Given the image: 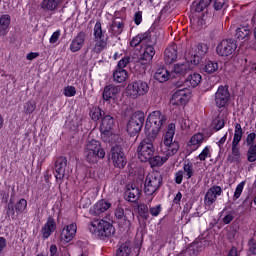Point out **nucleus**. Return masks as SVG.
Segmentation results:
<instances>
[{"instance_id":"obj_61","label":"nucleus","mask_w":256,"mask_h":256,"mask_svg":"<svg viewBox=\"0 0 256 256\" xmlns=\"http://www.w3.org/2000/svg\"><path fill=\"white\" fill-rule=\"evenodd\" d=\"M59 37H61V30L55 31L51 37H50V43H55L56 41H59Z\"/></svg>"},{"instance_id":"obj_34","label":"nucleus","mask_w":256,"mask_h":256,"mask_svg":"<svg viewBox=\"0 0 256 256\" xmlns=\"http://www.w3.org/2000/svg\"><path fill=\"white\" fill-rule=\"evenodd\" d=\"M125 27V25L123 24V22L121 21H113L111 26H110V33H112V35H121V33H123V28Z\"/></svg>"},{"instance_id":"obj_7","label":"nucleus","mask_w":256,"mask_h":256,"mask_svg":"<svg viewBox=\"0 0 256 256\" xmlns=\"http://www.w3.org/2000/svg\"><path fill=\"white\" fill-rule=\"evenodd\" d=\"M161 37V30L159 32H155L152 34L151 38L148 40V42L145 44V50L143 54L140 55L139 63L141 65H147L149 61L155 57V45H157V39Z\"/></svg>"},{"instance_id":"obj_62","label":"nucleus","mask_w":256,"mask_h":256,"mask_svg":"<svg viewBox=\"0 0 256 256\" xmlns=\"http://www.w3.org/2000/svg\"><path fill=\"white\" fill-rule=\"evenodd\" d=\"M175 183L177 185H181L183 183V171L179 170L178 172L175 173Z\"/></svg>"},{"instance_id":"obj_35","label":"nucleus","mask_w":256,"mask_h":256,"mask_svg":"<svg viewBox=\"0 0 256 256\" xmlns=\"http://www.w3.org/2000/svg\"><path fill=\"white\" fill-rule=\"evenodd\" d=\"M113 79L115 83H123L127 79V70L118 68L113 73Z\"/></svg>"},{"instance_id":"obj_10","label":"nucleus","mask_w":256,"mask_h":256,"mask_svg":"<svg viewBox=\"0 0 256 256\" xmlns=\"http://www.w3.org/2000/svg\"><path fill=\"white\" fill-rule=\"evenodd\" d=\"M104 49H107V38L101 28V22L97 21L94 26V46L92 47L93 53H101Z\"/></svg>"},{"instance_id":"obj_16","label":"nucleus","mask_w":256,"mask_h":256,"mask_svg":"<svg viewBox=\"0 0 256 256\" xmlns=\"http://www.w3.org/2000/svg\"><path fill=\"white\" fill-rule=\"evenodd\" d=\"M222 193L223 189L221 186L214 185L210 187L204 196V204L206 207H211V205L217 201V197H220Z\"/></svg>"},{"instance_id":"obj_5","label":"nucleus","mask_w":256,"mask_h":256,"mask_svg":"<svg viewBox=\"0 0 256 256\" xmlns=\"http://www.w3.org/2000/svg\"><path fill=\"white\" fill-rule=\"evenodd\" d=\"M144 123L145 113L141 111L134 112L126 126V131L128 135H130V137H135V135H139V133H141V130L143 129Z\"/></svg>"},{"instance_id":"obj_41","label":"nucleus","mask_w":256,"mask_h":256,"mask_svg":"<svg viewBox=\"0 0 256 256\" xmlns=\"http://www.w3.org/2000/svg\"><path fill=\"white\" fill-rule=\"evenodd\" d=\"M131 255V246L125 243L122 244L116 251V256H130Z\"/></svg>"},{"instance_id":"obj_32","label":"nucleus","mask_w":256,"mask_h":256,"mask_svg":"<svg viewBox=\"0 0 256 256\" xmlns=\"http://www.w3.org/2000/svg\"><path fill=\"white\" fill-rule=\"evenodd\" d=\"M173 137H175V124H169L168 130L164 135L163 144L171 145L173 143Z\"/></svg>"},{"instance_id":"obj_9","label":"nucleus","mask_w":256,"mask_h":256,"mask_svg":"<svg viewBox=\"0 0 256 256\" xmlns=\"http://www.w3.org/2000/svg\"><path fill=\"white\" fill-rule=\"evenodd\" d=\"M176 91L170 100L171 105H185L191 97V90L185 87L181 82H176Z\"/></svg>"},{"instance_id":"obj_53","label":"nucleus","mask_w":256,"mask_h":256,"mask_svg":"<svg viewBox=\"0 0 256 256\" xmlns=\"http://www.w3.org/2000/svg\"><path fill=\"white\" fill-rule=\"evenodd\" d=\"M64 95H65V97H75V95H77V90L75 89V86L65 87Z\"/></svg>"},{"instance_id":"obj_29","label":"nucleus","mask_w":256,"mask_h":256,"mask_svg":"<svg viewBox=\"0 0 256 256\" xmlns=\"http://www.w3.org/2000/svg\"><path fill=\"white\" fill-rule=\"evenodd\" d=\"M227 161H229V163H241L239 144L232 142V154L228 155Z\"/></svg>"},{"instance_id":"obj_47","label":"nucleus","mask_w":256,"mask_h":256,"mask_svg":"<svg viewBox=\"0 0 256 256\" xmlns=\"http://www.w3.org/2000/svg\"><path fill=\"white\" fill-rule=\"evenodd\" d=\"M37 104L34 101H28L24 104V113L25 115H31L35 111Z\"/></svg>"},{"instance_id":"obj_57","label":"nucleus","mask_w":256,"mask_h":256,"mask_svg":"<svg viewBox=\"0 0 256 256\" xmlns=\"http://www.w3.org/2000/svg\"><path fill=\"white\" fill-rule=\"evenodd\" d=\"M227 3V0H215L214 1V9L216 11H221V9H223V7H225Z\"/></svg>"},{"instance_id":"obj_63","label":"nucleus","mask_w":256,"mask_h":256,"mask_svg":"<svg viewBox=\"0 0 256 256\" xmlns=\"http://www.w3.org/2000/svg\"><path fill=\"white\" fill-rule=\"evenodd\" d=\"M196 249L197 244H193L192 246L188 247L187 253H189V255H198L199 251H197Z\"/></svg>"},{"instance_id":"obj_48","label":"nucleus","mask_w":256,"mask_h":256,"mask_svg":"<svg viewBox=\"0 0 256 256\" xmlns=\"http://www.w3.org/2000/svg\"><path fill=\"white\" fill-rule=\"evenodd\" d=\"M212 0H200L199 3H196V11L197 13H201L203 9L209 7L211 5Z\"/></svg>"},{"instance_id":"obj_15","label":"nucleus","mask_w":256,"mask_h":256,"mask_svg":"<svg viewBox=\"0 0 256 256\" xmlns=\"http://www.w3.org/2000/svg\"><path fill=\"white\" fill-rule=\"evenodd\" d=\"M161 30L150 28L147 32L140 33L136 37H134L130 42V47H137L141 45H146L149 42V39L153 37V33H159Z\"/></svg>"},{"instance_id":"obj_25","label":"nucleus","mask_w":256,"mask_h":256,"mask_svg":"<svg viewBox=\"0 0 256 256\" xmlns=\"http://www.w3.org/2000/svg\"><path fill=\"white\" fill-rule=\"evenodd\" d=\"M9 25H11V16L4 14L0 17V37H5L9 32Z\"/></svg>"},{"instance_id":"obj_44","label":"nucleus","mask_w":256,"mask_h":256,"mask_svg":"<svg viewBox=\"0 0 256 256\" xmlns=\"http://www.w3.org/2000/svg\"><path fill=\"white\" fill-rule=\"evenodd\" d=\"M247 161L249 163H255L256 161V145H251L247 151Z\"/></svg>"},{"instance_id":"obj_19","label":"nucleus","mask_w":256,"mask_h":256,"mask_svg":"<svg viewBox=\"0 0 256 256\" xmlns=\"http://www.w3.org/2000/svg\"><path fill=\"white\" fill-rule=\"evenodd\" d=\"M65 169H67V157L60 156L55 161V177L59 181L65 179Z\"/></svg>"},{"instance_id":"obj_30","label":"nucleus","mask_w":256,"mask_h":256,"mask_svg":"<svg viewBox=\"0 0 256 256\" xmlns=\"http://www.w3.org/2000/svg\"><path fill=\"white\" fill-rule=\"evenodd\" d=\"M167 161H169V158L167 157V155H164V156L153 155L148 160L151 167H161V166H163V164L167 163Z\"/></svg>"},{"instance_id":"obj_1","label":"nucleus","mask_w":256,"mask_h":256,"mask_svg":"<svg viewBox=\"0 0 256 256\" xmlns=\"http://www.w3.org/2000/svg\"><path fill=\"white\" fill-rule=\"evenodd\" d=\"M167 121V117L161 113V111H153L148 116L145 123V134L147 137H151V139H157V135H159V131H161V127L165 125Z\"/></svg>"},{"instance_id":"obj_27","label":"nucleus","mask_w":256,"mask_h":256,"mask_svg":"<svg viewBox=\"0 0 256 256\" xmlns=\"http://www.w3.org/2000/svg\"><path fill=\"white\" fill-rule=\"evenodd\" d=\"M162 151L168 159L169 157H173V155L177 154V151H179V142L174 141L170 144H164Z\"/></svg>"},{"instance_id":"obj_26","label":"nucleus","mask_w":256,"mask_h":256,"mask_svg":"<svg viewBox=\"0 0 256 256\" xmlns=\"http://www.w3.org/2000/svg\"><path fill=\"white\" fill-rule=\"evenodd\" d=\"M115 127V118L111 115H106L102 118L100 131H113Z\"/></svg>"},{"instance_id":"obj_45","label":"nucleus","mask_w":256,"mask_h":256,"mask_svg":"<svg viewBox=\"0 0 256 256\" xmlns=\"http://www.w3.org/2000/svg\"><path fill=\"white\" fill-rule=\"evenodd\" d=\"M16 213H23L27 209V200L20 199L14 206Z\"/></svg>"},{"instance_id":"obj_11","label":"nucleus","mask_w":256,"mask_h":256,"mask_svg":"<svg viewBox=\"0 0 256 256\" xmlns=\"http://www.w3.org/2000/svg\"><path fill=\"white\" fill-rule=\"evenodd\" d=\"M109 160L112 161L114 167L118 169H124L125 165H127V156H125L123 148L117 144L111 147Z\"/></svg>"},{"instance_id":"obj_21","label":"nucleus","mask_w":256,"mask_h":256,"mask_svg":"<svg viewBox=\"0 0 256 256\" xmlns=\"http://www.w3.org/2000/svg\"><path fill=\"white\" fill-rule=\"evenodd\" d=\"M76 233L77 224L72 223L66 226L61 232V241H64V243H69V241H73Z\"/></svg>"},{"instance_id":"obj_55","label":"nucleus","mask_w":256,"mask_h":256,"mask_svg":"<svg viewBox=\"0 0 256 256\" xmlns=\"http://www.w3.org/2000/svg\"><path fill=\"white\" fill-rule=\"evenodd\" d=\"M6 210V217H15V206L11 205V203H8L5 207Z\"/></svg>"},{"instance_id":"obj_43","label":"nucleus","mask_w":256,"mask_h":256,"mask_svg":"<svg viewBox=\"0 0 256 256\" xmlns=\"http://www.w3.org/2000/svg\"><path fill=\"white\" fill-rule=\"evenodd\" d=\"M113 137H115L113 130L101 131V139L104 143H113Z\"/></svg>"},{"instance_id":"obj_56","label":"nucleus","mask_w":256,"mask_h":256,"mask_svg":"<svg viewBox=\"0 0 256 256\" xmlns=\"http://www.w3.org/2000/svg\"><path fill=\"white\" fill-rule=\"evenodd\" d=\"M131 61V57H124L122 58L119 62H118V69H125V67H127V65H129Z\"/></svg>"},{"instance_id":"obj_6","label":"nucleus","mask_w":256,"mask_h":256,"mask_svg":"<svg viewBox=\"0 0 256 256\" xmlns=\"http://www.w3.org/2000/svg\"><path fill=\"white\" fill-rule=\"evenodd\" d=\"M163 185V176L158 171L149 173L145 178L144 193L146 195H153L161 189Z\"/></svg>"},{"instance_id":"obj_22","label":"nucleus","mask_w":256,"mask_h":256,"mask_svg":"<svg viewBox=\"0 0 256 256\" xmlns=\"http://www.w3.org/2000/svg\"><path fill=\"white\" fill-rule=\"evenodd\" d=\"M120 91L119 86L113 84L107 85L103 90L102 99H104V101H111V99L115 101Z\"/></svg>"},{"instance_id":"obj_3","label":"nucleus","mask_w":256,"mask_h":256,"mask_svg":"<svg viewBox=\"0 0 256 256\" xmlns=\"http://www.w3.org/2000/svg\"><path fill=\"white\" fill-rule=\"evenodd\" d=\"M88 229L92 235H96L100 239H108L115 235V227L105 220H94L90 223Z\"/></svg>"},{"instance_id":"obj_23","label":"nucleus","mask_w":256,"mask_h":256,"mask_svg":"<svg viewBox=\"0 0 256 256\" xmlns=\"http://www.w3.org/2000/svg\"><path fill=\"white\" fill-rule=\"evenodd\" d=\"M55 229H57V223H55V219L50 216L42 228L43 239H49V237H51L55 232Z\"/></svg>"},{"instance_id":"obj_60","label":"nucleus","mask_w":256,"mask_h":256,"mask_svg":"<svg viewBox=\"0 0 256 256\" xmlns=\"http://www.w3.org/2000/svg\"><path fill=\"white\" fill-rule=\"evenodd\" d=\"M150 215H152V217H157L159 215V213H161V205H156L154 207H151L149 210Z\"/></svg>"},{"instance_id":"obj_17","label":"nucleus","mask_w":256,"mask_h":256,"mask_svg":"<svg viewBox=\"0 0 256 256\" xmlns=\"http://www.w3.org/2000/svg\"><path fill=\"white\" fill-rule=\"evenodd\" d=\"M87 39V33L81 31L79 32L70 43V51L71 53H77V51H81L83 49V45H85V41Z\"/></svg>"},{"instance_id":"obj_33","label":"nucleus","mask_w":256,"mask_h":256,"mask_svg":"<svg viewBox=\"0 0 256 256\" xmlns=\"http://www.w3.org/2000/svg\"><path fill=\"white\" fill-rule=\"evenodd\" d=\"M63 0H43L41 7L47 11H55Z\"/></svg>"},{"instance_id":"obj_20","label":"nucleus","mask_w":256,"mask_h":256,"mask_svg":"<svg viewBox=\"0 0 256 256\" xmlns=\"http://www.w3.org/2000/svg\"><path fill=\"white\" fill-rule=\"evenodd\" d=\"M139 195H141V190H139L136 185L132 184L126 186V191L124 192V198L126 201L135 203L139 199Z\"/></svg>"},{"instance_id":"obj_36","label":"nucleus","mask_w":256,"mask_h":256,"mask_svg":"<svg viewBox=\"0 0 256 256\" xmlns=\"http://www.w3.org/2000/svg\"><path fill=\"white\" fill-rule=\"evenodd\" d=\"M89 115H90L92 121H99V119H101V117H103V115H105V111H103L99 107H92L90 109Z\"/></svg>"},{"instance_id":"obj_39","label":"nucleus","mask_w":256,"mask_h":256,"mask_svg":"<svg viewBox=\"0 0 256 256\" xmlns=\"http://www.w3.org/2000/svg\"><path fill=\"white\" fill-rule=\"evenodd\" d=\"M248 35H251V30L247 26H241L236 29L237 39H247Z\"/></svg>"},{"instance_id":"obj_2","label":"nucleus","mask_w":256,"mask_h":256,"mask_svg":"<svg viewBox=\"0 0 256 256\" xmlns=\"http://www.w3.org/2000/svg\"><path fill=\"white\" fill-rule=\"evenodd\" d=\"M84 155L88 163H97L99 159H105V149L99 140L91 139L85 145Z\"/></svg>"},{"instance_id":"obj_59","label":"nucleus","mask_w":256,"mask_h":256,"mask_svg":"<svg viewBox=\"0 0 256 256\" xmlns=\"http://www.w3.org/2000/svg\"><path fill=\"white\" fill-rule=\"evenodd\" d=\"M255 138H256L255 132H252L247 135L246 144L248 147H251V145H255V144H253V143H255Z\"/></svg>"},{"instance_id":"obj_4","label":"nucleus","mask_w":256,"mask_h":256,"mask_svg":"<svg viewBox=\"0 0 256 256\" xmlns=\"http://www.w3.org/2000/svg\"><path fill=\"white\" fill-rule=\"evenodd\" d=\"M153 141H155V138L147 136V138H144L138 145L137 155L138 159L142 163H147L151 157L155 155V146L153 145Z\"/></svg>"},{"instance_id":"obj_31","label":"nucleus","mask_w":256,"mask_h":256,"mask_svg":"<svg viewBox=\"0 0 256 256\" xmlns=\"http://www.w3.org/2000/svg\"><path fill=\"white\" fill-rule=\"evenodd\" d=\"M154 79L159 83H165L169 81V71L165 68H159L154 74Z\"/></svg>"},{"instance_id":"obj_13","label":"nucleus","mask_w":256,"mask_h":256,"mask_svg":"<svg viewBox=\"0 0 256 256\" xmlns=\"http://www.w3.org/2000/svg\"><path fill=\"white\" fill-rule=\"evenodd\" d=\"M236 50L237 42L233 39L222 40L216 47L217 54L220 55V57H229V55H233Z\"/></svg>"},{"instance_id":"obj_64","label":"nucleus","mask_w":256,"mask_h":256,"mask_svg":"<svg viewBox=\"0 0 256 256\" xmlns=\"http://www.w3.org/2000/svg\"><path fill=\"white\" fill-rule=\"evenodd\" d=\"M134 21L137 25H141V21H143V15L141 14V12H136L134 15Z\"/></svg>"},{"instance_id":"obj_51","label":"nucleus","mask_w":256,"mask_h":256,"mask_svg":"<svg viewBox=\"0 0 256 256\" xmlns=\"http://www.w3.org/2000/svg\"><path fill=\"white\" fill-rule=\"evenodd\" d=\"M183 169L186 173V179H191L193 177V164L184 163Z\"/></svg>"},{"instance_id":"obj_40","label":"nucleus","mask_w":256,"mask_h":256,"mask_svg":"<svg viewBox=\"0 0 256 256\" xmlns=\"http://www.w3.org/2000/svg\"><path fill=\"white\" fill-rule=\"evenodd\" d=\"M241 139H243V128H241V124L236 123L235 125V133L232 143L239 144L241 143Z\"/></svg>"},{"instance_id":"obj_49","label":"nucleus","mask_w":256,"mask_h":256,"mask_svg":"<svg viewBox=\"0 0 256 256\" xmlns=\"http://www.w3.org/2000/svg\"><path fill=\"white\" fill-rule=\"evenodd\" d=\"M201 143H203V134L201 133L194 134L190 139L191 145H201Z\"/></svg>"},{"instance_id":"obj_8","label":"nucleus","mask_w":256,"mask_h":256,"mask_svg":"<svg viewBox=\"0 0 256 256\" xmlns=\"http://www.w3.org/2000/svg\"><path fill=\"white\" fill-rule=\"evenodd\" d=\"M208 50L207 44H196L189 49L186 57L192 65L197 66L203 61V57L207 55Z\"/></svg>"},{"instance_id":"obj_18","label":"nucleus","mask_w":256,"mask_h":256,"mask_svg":"<svg viewBox=\"0 0 256 256\" xmlns=\"http://www.w3.org/2000/svg\"><path fill=\"white\" fill-rule=\"evenodd\" d=\"M111 209V203L107 200H99L92 208H90V215H93V217H99L100 215H103L105 211H108Z\"/></svg>"},{"instance_id":"obj_54","label":"nucleus","mask_w":256,"mask_h":256,"mask_svg":"<svg viewBox=\"0 0 256 256\" xmlns=\"http://www.w3.org/2000/svg\"><path fill=\"white\" fill-rule=\"evenodd\" d=\"M207 157H211V151L209 150V146H206L202 152L199 154L198 159L200 161H205Z\"/></svg>"},{"instance_id":"obj_38","label":"nucleus","mask_w":256,"mask_h":256,"mask_svg":"<svg viewBox=\"0 0 256 256\" xmlns=\"http://www.w3.org/2000/svg\"><path fill=\"white\" fill-rule=\"evenodd\" d=\"M185 83H189L190 87H197L201 83V76L198 73L191 74Z\"/></svg>"},{"instance_id":"obj_24","label":"nucleus","mask_w":256,"mask_h":256,"mask_svg":"<svg viewBox=\"0 0 256 256\" xmlns=\"http://www.w3.org/2000/svg\"><path fill=\"white\" fill-rule=\"evenodd\" d=\"M164 61L167 65H171L177 61V45L174 44L165 49Z\"/></svg>"},{"instance_id":"obj_50","label":"nucleus","mask_w":256,"mask_h":256,"mask_svg":"<svg viewBox=\"0 0 256 256\" xmlns=\"http://www.w3.org/2000/svg\"><path fill=\"white\" fill-rule=\"evenodd\" d=\"M243 187H245V182H240L234 192L233 201H237L239 197H241V193H243Z\"/></svg>"},{"instance_id":"obj_37","label":"nucleus","mask_w":256,"mask_h":256,"mask_svg":"<svg viewBox=\"0 0 256 256\" xmlns=\"http://www.w3.org/2000/svg\"><path fill=\"white\" fill-rule=\"evenodd\" d=\"M219 70V63L215 62V61H207L205 66H204V71L205 73H215L216 71Z\"/></svg>"},{"instance_id":"obj_46","label":"nucleus","mask_w":256,"mask_h":256,"mask_svg":"<svg viewBox=\"0 0 256 256\" xmlns=\"http://www.w3.org/2000/svg\"><path fill=\"white\" fill-rule=\"evenodd\" d=\"M138 213L142 219H149V207L146 204H140L138 206Z\"/></svg>"},{"instance_id":"obj_52","label":"nucleus","mask_w":256,"mask_h":256,"mask_svg":"<svg viewBox=\"0 0 256 256\" xmlns=\"http://www.w3.org/2000/svg\"><path fill=\"white\" fill-rule=\"evenodd\" d=\"M248 253H249V255H256V240H255V238H251L248 241Z\"/></svg>"},{"instance_id":"obj_58","label":"nucleus","mask_w":256,"mask_h":256,"mask_svg":"<svg viewBox=\"0 0 256 256\" xmlns=\"http://www.w3.org/2000/svg\"><path fill=\"white\" fill-rule=\"evenodd\" d=\"M223 127H225V120L221 118L214 120V128L216 131H220V129H223Z\"/></svg>"},{"instance_id":"obj_28","label":"nucleus","mask_w":256,"mask_h":256,"mask_svg":"<svg viewBox=\"0 0 256 256\" xmlns=\"http://www.w3.org/2000/svg\"><path fill=\"white\" fill-rule=\"evenodd\" d=\"M172 71L176 75H180V77H183V76L187 75V73H189V71H191V66H190L189 62L178 63V64L174 65Z\"/></svg>"},{"instance_id":"obj_42","label":"nucleus","mask_w":256,"mask_h":256,"mask_svg":"<svg viewBox=\"0 0 256 256\" xmlns=\"http://www.w3.org/2000/svg\"><path fill=\"white\" fill-rule=\"evenodd\" d=\"M114 214L116 219H123L126 225H131V221H129V217H127V214H125V210H123V208H116Z\"/></svg>"},{"instance_id":"obj_12","label":"nucleus","mask_w":256,"mask_h":256,"mask_svg":"<svg viewBox=\"0 0 256 256\" xmlns=\"http://www.w3.org/2000/svg\"><path fill=\"white\" fill-rule=\"evenodd\" d=\"M127 94L132 99H137V97H142L149 93V84L142 80H137L130 83L126 88Z\"/></svg>"},{"instance_id":"obj_14","label":"nucleus","mask_w":256,"mask_h":256,"mask_svg":"<svg viewBox=\"0 0 256 256\" xmlns=\"http://www.w3.org/2000/svg\"><path fill=\"white\" fill-rule=\"evenodd\" d=\"M231 99V93H229V86H219L215 93V103L217 107H225Z\"/></svg>"}]
</instances>
